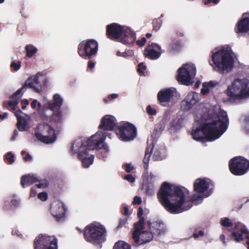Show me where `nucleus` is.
Here are the masks:
<instances>
[{
	"mask_svg": "<svg viewBox=\"0 0 249 249\" xmlns=\"http://www.w3.org/2000/svg\"><path fill=\"white\" fill-rule=\"evenodd\" d=\"M186 189L181 186L176 185L164 182L157 193L159 201L170 213L177 214L190 209L192 203L200 200V195H193L191 201L186 200L185 193Z\"/></svg>",
	"mask_w": 249,
	"mask_h": 249,
	"instance_id": "obj_1",
	"label": "nucleus"
},
{
	"mask_svg": "<svg viewBox=\"0 0 249 249\" xmlns=\"http://www.w3.org/2000/svg\"><path fill=\"white\" fill-rule=\"evenodd\" d=\"M229 120L227 112L220 110L212 121H207L192 132L193 138L197 141H213L219 138L227 129Z\"/></svg>",
	"mask_w": 249,
	"mask_h": 249,
	"instance_id": "obj_2",
	"label": "nucleus"
},
{
	"mask_svg": "<svg viewBox=\"0 0 249 249\" xmlns=\"http://www.w3.org/2000/svg\"><path fill=\"white\" fill-rule=\"evenodd\" d=\"M106 138L105 132H98L91 136L89 139L85 142L78 139L72 143L71 151L73 154H77L78 158L82 162V165L85 168H88L93 162L94 155L87 157L89 150L97 149L99 145Z\"/></svg>",
	"mask_w": 249,
	"mask_h": 249,
	"instance_id": "obj_3",
	"label": "nucleus"
},
{
	"mask_svg": "<svg viewBox=\"0 0 249 249\" xmlns=\"http://www.w3.org/2000/svg\"><path fill=\"white\" fill-rule=\"evenodd\" d=\"M227 95L233 101L249 98V79L236 78L229 85L225 91Z\"/></svg>",
	"mask_w": 249,
	"mask_h": 249,
	"instance_id": "obj_4",
	"label": "nucleus"
},
{
	"mask_svg": "<svg viewBox=\"0 0 249 249\" xmlns=\"http://www.w3.org/2000/svg\"><path fill=\"white\" fill-rule=\"evenodd\" d=\"M107 231L104 226L94 222L88 225L84 229V238L88 242L100 246L106 241Z\"/></svg>",
	"mask_w": 249,
	"mask_h": 249,
	"instance_id": "obj_5",
	"label": "nucleus"
},
{
	"mask_svg": "<svg viewBox=\"0 0 249 249\" xmlns=\"http://www.w3.org/2000/svg\"><path fill=\"white\" fill-rule=\"evenodd\" d=\"M212 60L220 73L230 71L233 67V58L227 50L221 49L214 53L212 56Z\"/></svg>",
	"mask_w": 249,
	"mask_h": 249,
	"instance_id": "obj_6",
	"label": "nucleus"
},
{
	"mask_svg": "<svg viewBox=\"0 0 249 249\" xmlns=\"http://www.w3.org/2000/svg\"><path fill=\"white\" fill-rule=\"evenodd\" d=\"M98 50V42L94 39H88L79 44L77 52L82 58L91 59L96 56Z\"/></svg>",
	"mask_w": 249,
	"mask_h": 249,
	"instance_id": "obj_7",
	"label": "nucleus"
},
{
	"mask_svg": "<svg viewBox=\"0 0 249 249\" xmlns=\"http://www.w3.org/2000/svg\"><path fill=\"white\" fill-rule=\"evenodd\" d=\"M196 68L193 65L186 64L178 70L177 80L179 83L189 86L193 84L192 77L195 76Z\"/></svg>",
	"mask_w": 249,
	"mask_h": 249,
	"instance_id": "obj_8",
	"label": "nucleus"
},
{
	"mask_svg": "<svg viewBox=\"0 0 249 249\" xmlns=\"http://www.w3.org/2000/svg\"><path fill=\"white\" fill-rule=\"evenodd\" d=\"M39 132L35 131V136L39 141L46 144L54 142L57 138L54 128L48 124H43L38 126Z\"/></svg>",
	"mask_w": 249,
	"mask_h": 249,
	"instance_id": "obj_9",
	"label": "nucleus"
},
{
	"mask_svg": "<svg viewBox=\"0 0 249 249\" xmlns=\"http://www.w3.org/2000/svg\"><path fill=\"white\" fill-rule=\"evenodd\" d=\"M229 167L230 172L235 176H240L246 174L249 170V161L241 157H235L230 160Z\"/></svg>",
	"mask_w": 249,
	"mask_h": 249,
	"instance_id": "obj_10",
	"label": "nucleus"
},
{
	"mask_svg": "<svg viewBox=\"0 0 249 249\" xmlns=\"http://www.w3.org/2000/svg\"><path fill=\"white\" fill-rule=\"evenodd\" d=\"M34 249H57V239L54 236L40 234L34 242Z\"/></svg>",
	"mask_w": 249,
	"mask_h": 249,
	"instance_id": "obj_11",
	"label": "nucleus"
},
{
	"mask_svg": "<svg viewBox=\"0 0 249 249\" xmlns=\"http://www.w3.org/2000/svg\"><path fill=\"white\" fill-rule=\"evenodd\" d=\"M117 134L121 141H130L134 140L136 137L137 128L132 124L126 122L119 126Z\"/></svg>",
	"mask_w": 249,
	"mask_h": 249,
	"instance_id": "obj_12",
	"label": "nucleus"
},
{
	"mask_svg": "<svg viewBox=\"0 0 249 249\" xmlns=\"http://www.w3.org/2000/svg\"><path fill=\"white\" fill-rule=\"evenodd\" d=\"M229 231L231 232L229 235L230 239L237 243L242 241L244 239L243 234H246V238L249 239V231L246 226L240 222H235L234 227Z\"/></svg>",
	"mask_w": 249,
	"mask_h": 249,
	"instance_id": "obj_13",
	"label": "nucleus"
},
{
	"mask_svg": "<svg viewBox=\"0 0 249 249\" xmlns=\"http://www.w3.org/2000/svg\"><path fill=\"white\" fill-rule=\"evenodd\" d=\"M124 27L120 25L113 23L106 27V36L112 40H118L123 35Z\"/></svg>",
	"mask_w": 249,
	"mask_h": 249,
	"instance_id": "obj_14",
	"label": "nucleus"
},
{
	"mask_svg": "<svg viewBox=\"0 0 249 249\" xmlns=\"http://www.w3.org/2000/svg\"><path fill=\"white\" fill-rule=\"evenodd\" d=\"M50 210L56 221L59 222L64 218L66 210L62 202L59 200L53 202L51 205Z\"/></svg>",
	"mask_w": 249,
	"mask_h": 249,
	"instance_id": "obj_15",
	"label": "nucleus"
},
{
	"mask_svg": "<svg viewBox=\"0 0 249 249\" xmlns=\"http://www.w3.org/2000/svg\"><path fill=\"white\" fill-rule=\"evenodd\" d=\"M199 98L196 92H189L181 102V108L184 111L190 110L198 102Z\"/></svg>",
	"mask_w": 249,
	"mask_h": 249,
	"instance_id": "obj_16",
	"label": "nucleus"
},
{
	"mask_svg": "<svg viewBox=\"0 0 249 249\" xmlns=\"http://www.w3.org/2000/svg\"><path fill=\"white\" fill-rule=\"evenodd\" d=\"M117 124L116 118L110 115H105L101 119L99 128L103 130L112 131Z\"/></svg>",
	"mask_w": 249,
	"mask_h": 249,
	"instance_id": "obj_17",
	"label": "nucleus"
},
{
	"mask_svg": "<svg viewBox=\"0 0 249 249\" xmlns=\"http://www.w3.org/2000/svg\"><path fill=\"white\" fill-rule=\"evenodd\" d=\"M161 53L160 47L155 43L148 44V47L144 51L145 56L151 60L157 59L160 57Z\"/></svg>",
	"mask_w": 249,
	"mask_h": 249,
	"instance_id": "obj_18",
	"label": "nucleus"
},
{
	"mask_svg": "<svg viewBox=\"0 0 249 249\" xmlns=\"http://www.w3.org/2000/svg\"><path fill=\"white\" fill-rule=\"evenodd\" d=\"M175 89L166 88L161 89L157 94V100L162 106L169 103L174 96Z\"/></svg>",
	"mask_w": 249,
	"mask_h": 249,
	"instance_id": "obj_19",
	"label": "nucleus"
},
{
	"mask_svg": "<svg viewBox=\"0 0 249 249\" xmlns=\"http://www.w3.org/2000/svg\"><path fill=\"white\" fill-rule=\"evenodd\" d=\"M210 180L208 178H199L194 183V190L198 194H202L209 187Z\"/></svg>",
	"mask_w": 249,
	"mask_h": 249,
	"instance_id": "obj_20",
	"label": "nucleus"
},
{
	"mask_svg": "<svg viewBox=\"0 0 249 249\" xmlns=\"http://www.w3.org/2000/svg\"><path fill=\"white\" fill-rule=\"evenodd\" d=\"M147 224L153 235H160L164 234L166 231L165 226L162 222L147 221Z\"/></svg>",
	"mask_w": 249,
	"mask_h": 249,
	"instance_id": "obj_21",
	"label": "nucleus"
},
{
	"mask_svg": "<svg viewBox=\"0 0 249 249\" xmlns=\"http://www.w3.org/2000/svg\"><path fill=\"white\" fill-rule=\"evenodd\" d=\"M119 40L124 44L131 45L136 40L135 33L129 28L124 29L123 35Z\"/></svg>",
	"mask_w": 249,
	"mask_h": 249,
	"instance_id": "obj_22",
	"label": "nucleus"
},
{
	"mask_svg": "<svg viewBox=\"0 0 249 249\" xmlns=\"http://www.w3.org/2000/svg\"><path fill=\"white\" fill-rule=\"evenodd\" d=\"M144 218H141L134 223V230L132 232V237L135 243H138L140 241L141 232L144 229Z\"/></svg>",
	"mask_w": 249,
	"mask_h": 249,
	"instance_id": "obj_23",
	"label": "nucleus"
},
{
	"mask_svg": "<svg viewBox=\"0 0 249 249\" xmlns=\"http://www.w3.org/2000/svg\"><path fill=\"white\" fill-rule=\"evenodd\" d=\"M237 33H246L249 31V17H243L237 23L234 29Z\"/></svg>",
	"mask_w": 249,
	"mask_h": 249,
	"instance_id": "obj_24",
	"label": "nucleus"
},
{
	"mask_svg": "<svg viewBox=\"0 0 249 249\" xmlns=\"http://www.w3.org/2000/svg\"><path fill=\"white\" fill-rule=\"evenodd\" d=\"M39 74L38 72L36 75L34 77H29L28 78L23 85L26 89L27 87H29L34 89L37 92H40L41 91L42 88L41 87L40 88L37 87V85L39 84L38 79V75Z\"/></svg>",
	"mask_w": 249,
	"mask_h": 249,
	"instance_id": "obj_25",
	"label": "nucleus"
},
{
	"mask_svg": "<svg viewBox=\"0 0 249 249\" xmlns=\"http://www.w3.org/2000/svg\"><path fill=\"white\" fill-rule=\"evenodd\" d=\"M22 113V111L19 109L15 112L18 121L17 126L20 131H26L29 128L27 121L24 117L19 116V114Z\"/></svg>",
	"mask_w": 249,
	"mask_h": 249,
	"instance_id": "obj_26",
	"label": "nucleus"
},
{
	"mask_svg": "<svg viewBox=\"0 0 249 249\" xmlns=\"http://www.w3.org/2000/svg\"><path fill=\"white\" fill-rule=\"evenodd\" d=\"M38 181V179L34 175H24L20 178V183L23 188L30 186Z\"/></svg>",
	"mask_w": 249,
	"mask_h": 249,
	"instance_id": "obj_27",
	"label": "nucleus"
},
{
	"mask_svg": "<svg viewBox=\"0 0 249 249\" xmlns=\"http://www.w3.org/2000/svg\"><path fill=\"white\" fill-rule=\"evenodd\" d=\"M63 99L58 94H55L53 97V102L49 103V107L52 110H59L63 104Z\"/></svg>",
	"mask_w": 249,
	"mask_h": 249,
	"instance_id": "obj_28",
	"label": "nucleus"
},
{
	"mask_svg": "<svg viewBox=\"0 0 249 249\" xmlns=\"http://www.w3.org/2000/svg\"><path fill=\"white\" fill-rule=\"evenodd\" d=\"M153 234L147 231H142L141 232L140 241L138 243H135L136 246H139L150 242L153 238Z\"/></svg>",
	"mask_w": 249,
	"mask_h": 249,
	"instance_id": "obj_29",
	"label": "nucleus"
},
{
	"mask_svg": "<svg viewBox=\"0 0 249 249\" xmlns=\"http://www.w3.org/2000/svg\"><path fill=\"white\" fill-rule=\"evenodd\" d=\"M182 46L183 45L180 41L175 40L169 45L167 48V51L170 53L175 54L181 51Z\"/></svg>",
	"mask_w": 249,
	"mask_h": 249,
	"instance_id": "obj_30",
	"label": "nucleus"
},
{
	"mask_svg": "<svg viewBox=\"0 0 249 249\" xmlns=\"http://www.w3.org/2000/svg\"><path fill=\"white\" fill-rule=\"evenodd\" d=\"M235 223H233L231 220L228 217H224L221 218L220 220V224L222 227L226 228H231L230 229H228V231L230 232V233L231 232L229 231V230H231L234 227Z\"/></svg>",
	"mask_w": 249,
	"mask_h": 249,
	"instance_id": "obj_31",
	"label": "nucleus"
},
{
	"mask_svg": "<svg viewBox=\"0 0 249 249\" xmlns=\"http://www.w3.org/2000/svg\"><path fill=\"white\" fill-rule=\"evenodd\" d=\"M113 249H131V247L126 242L119 240L115 243Z\"/></svg>",
	"mask_w": 249,
	"mask_h": 249,
	"instance_id": "obj_32",
	"label": "nucleus"
},
{
	"mask_svg": "<svg viewBox=\"0 0 249 249\" xmlns=\"http://www.w3.org/2000/svg\"><path fill=\"white\" fill-rule=\"evenodd\" d=\"M153 148H150V146L147 147L145 152V155L143 158V162L144 164V168L145 170H147L148 168V162L149 160L150 155L151 154Z\"/></svg>",
	"mask_w": 249,
	"mask_h": 249,
	"instance_id": "obj_33",
	"label": "nucleus"
},
{
	"mask_svg": "<svg viewBox=\"0 0 249 249\" xmlns=\"http://www.w3.org/2000/svg\"><path fill=\"white\" fill-rule=\"evenodd\" d=\"M26 56L28 57H32L37 52V49L33 45H27L25 47Z\"/></svg>",
	"mask_w": 249,
	"mask_h": 249,
	"instance_id": "obj_34",
	"label": "nucleus"
},
{
	"mask_svg": "<svg viewBox=\"0 0 249 249\" xmlns=\"http://www.w3.org/2000/svg\"><path fill=\"white\" fill-rule=\"evenodd\" d=\"M171 128L174 130H178L181 127V121L180 119H176L170 123Z\"/></svg>",
	"mask_w": 249,
	"mask_h": 249,
	"instance_id": "obj_35",
	"label": "nucleus"
},
{
	"mask_svg": "<svg viewBox=\"0 0 249 249\" xmlns=\"http://www.w3.org/2000/svg\"><path fill=\"white\" fill-rule=\"evenodd\" d=\"M145 193L148 196H153L155 193V187L154 184L148 183L144 186Z\"/></svg>",
	"mask_w": 249,
	"mask_h": 249,
	"instance_id": "obj_36",
	"label": "nucleus"
},
{
	"mask_svg": "<svg viewBox=\"0 0 249 249\" xmlns=\"http://www.w3.org/2000/svg\"><path fill=\"white\" fill-rule=\"evenodd\" d=\"M52 116V120L53 121L56 123H60L62 122V115L61 112L59 110L55 111Z\"/></svg>",
	"mask_w": 249,
	"mask_h": 249,
	"instance_id": "obj_37",
	"label": "nucleus"
},
{
	"mask_svg": "<svg viewBox=\"0 0 249 249\" xmlns=\"http://www.w3.org/2000/svg\"><path fill=\"white\" fill-rule=\"evenodd\" d=\"M14 158V155L11 152H9L5 155L4 160L8 161L9 164H11L15 161Z\"/></svg>",
	"mask_w": 249,
	"mask_h": 249,
	"instance_id": "obj_38",
	"label": "nucleus"
},
{
	"mask_svg": "<svg viewBox=\"0 0 249 249\" xmlns=\"http://www.w3.org/2000/svg\"><path fill=\"white\" fill-rule=\"evenodd\" d=\"M153 29L156 32L158 31L160 28L161 25V21L159 18L154 19L153 21Z\"/></svg>",
	"mask_w": 249,
	"mask_h": 249,
	"instance_id": "obj_39",
	"label": "nucleus"
},
{
	"mask_svg": "<svg viewBox=\"0 0 249 249\" xmlns=\"http://www.w3.org/2000/svg\"><path fill=\"white\" fill-rule=\"evenodd\" d=\"M21 62L18 61L17 62L12 61L10 64V67L14 71H18L21 67Z\"/></svg>",
	"mask_w": 249,
	"mask_h": 249,
	"instance_id": "obj_40",
	"label": "nucleus"
},
{
	"mask_svg": "<svg viewBox=\"0 0 249 249\" xmlns=\"http://www.w3.org/2000/svg\"><path fill=\"white\" fill-rule=\"evenodd\" d=\"M127 220L128 218L127 217L120 218L119 219V224L116 228V231L119 230L123 227L125 226V225L127 223Z\"/></svg>",
	"mask_w": 249,
	"mask_h": 249,
	"instance_id": "obj_41",
	"label": "nucleus"
},
{
	"mask_svg": "<svg viewBox=\"0 0 249 249\" xmlns=\"http://www.w3.org/2000/svg\"><path fill=\"white\" fill-rule=\"evenodd\" d=\"M119 95L117 93H112L108 95L107 98H104L103 101L105 104H108L109 101L116 99L118 97Z\"/></svg>",
	"mask_w": 249,
	"mask_h": 249,
	"instance_id": "obj_42",
	"label": "nucleus"
},
{
	"mask_svg": "<svg viewBox=\"0 0 249 249\" xmlns=\"http://www.w3.org/2000/svg\"><path fill=\"white\" fill-rule=\"evenodd\" d=\"M18 101H15L14 102L9 101H8L7 103L5 102L3 103V106L4 107H5L6 105H8V106L12 107V109L13 110H15L16 109V107L18 104Z\"/></svg>",
	"mask_w": 249,
	"mask_h": 249,
	"instance_id": "obj_43",
	"label": "nucleus"
},
{
	"mask_svg": "<svg viewBox=\"0 0 249 249\" xmlns=\"http://www.w3.org/2000/svg\"><path fill=\"white\" fill-rule=\"evenodd\" d=\"M26 89L25 88V86L23 85L20 88H19L16 92H15L12 96V98H19L20 97V94L21 93H23V92H25Z\"/></svg>",
	"mask_w": 249,
	"mask_h": 249,
	"instance_id": "obj_44",
	"label": "nucleus"
},
{
	"mask_svg": "<svg viewBox=\"0 0 249 249\" xmlns=\"http://www.w3.org/2000/svg\"><path fill=\"white\" fill-rule=\"evenodd\" d=\"M153 158L155 160H160L162 159L160 152L159 150H154Z\"/></svg>",
	"mask_w": 249,
	"mask_h": 249,
	"instance_id": "obj_45",
	"label": "nucleus"
},
{
	"mask_svg": "<svg viewBox=\"0 0 249 249\" xmlns=\"http://www.w3.org/2000/svg\"><path fill=\"white\" fill-rule=\"evenodd\" d=\"M210 90L209 87H207L206 83H204L202 84V88L201 89V93L202 95H206L209 93Z\"/></svg>",
	"mask_w": 249,
	"mask_h": 249,
	"instance_id": "obj_46",
	"label": "nucleus"
},
{
	"mask_svg": "<svg viewBox=\"0 0 249 249\" xmlns=\"http://www.w3.org/2000/svg\"><path fill=\"white\" fill-rule=\"evenodd\" d=\"M146 67L143 64V63H141L138 65L137 71L139 73L143 74L144 73V71L146 70Z\"/></svg>",
	"mask_w": 249,
	"mask_h": 249,
	"instance_id": "obj_47",
	"label": "nucleus"
},
{
	"mask_svg": "<svg viewBox=\"0 0 249 249\" xmlns=\"http://www.w3.org/2000/svg\"><path fill=\"white\" fill-rule=\"evenodd\" d=\"M21 154L22 156L26 154L25 156L24 157V158H23V160H24V161H25V162L30 161L32 160V156L29 153H27L25 151H22L21 152Z\"/></svg>",
	"mask_w": 249,
	"mask_h": 249,
	"instance_id": "obj_48",
	"label": "nucleus"
},
{
	"mask_svg": "<svg viewBox=\"0 0 249 249\" xmlns=\"http://www.w3.org/2000/svg\"><path fill=\"white\" fill-rule=\"evenodd\" d=\"M37 197L42 201H46L48 198V195L46 192H42L38 194Z\"/></svg>",
	"mask_w": 249,
	"mask_h": 249,
	"instance_id": "obj_49",
	"label": "nucleus"
},
{
	"mask_svg": "<svg viewBox=\"0 0 249 249\" xmlns=\"http://www.w3.org/2000/svg\"><path fill=\"white\" fill-rule=\"evenodd\" d=\"M146 110L147 113L150 115H155L157 113L156 110L155 108H152L150 105L147 107Z\"/></svg>",
	"mask_w": 249,
	"mask_h": 249,
	"instance_id": "obj_50",
	"label": "nucleus"
},
{
	"mask_svg": "<svg viewBox=\"0 0 249 249\" xmlns=\"http://www.w3.org/2000/svg\"><path fill=\"white\" fill-rule=\"evenodd\" d=\"M156 179V176L152 173H150L149 177L148 178L147 180L148 181V183L154 184V182L155 181Z\"/></svg>",
	"mask_w": 249,
	"mask_h": 249,
	"instance_id": "obj_51",
	"label": "nucleus"
},
{
	"mask_svg": "<svg viewBox=\"0 0 249 249\" xmlns=\"http://www.w3.org/2000/svg\"><path fill=\"white\" fill-rule=\"evenodd\" d=\"M124 178L130 183H133L135 181V178L131 174L125 175Z\"/></svg>",
	"mask_w": 249,
	"mask_h": 249,
	"instance_id": "obj_52",
	"label": "nucleus"
},
{
	"mask_svg": "<svg viewBox=\"0 0 249 249\" xmlns=\"http://www.w3.org/2000/svg\"><path fill=\"white\" fill-rule=\"evenodd\" d=\"M104 141L99 145V147L97 149V150H100L101 149H103L106 153H107L108 151V148L107 145L104 143Z\"/></svg>",
	"mask_w": 249,
	"mask_h": 249,
	"instance_id": "obj_53",
	"label": "nucleus"
},
{
	"mask_svg": "<svg viewBox=\"0 0 249 249\" xmlns=\"http://www.w3.org/2000/svg\"><path fill=\"white\" fill-rule=\"evenodd\" d=\"M124 167L127 173H130L134 169V167L130 163L125 164Z\"/></svg>",
	"mask_w": 249,
	"mask_h": 249,
	"instance_id": "obj_54",
	"label": "nucleus"
},
{
	"mask_svg": "<svg viewBox=\"0 0 249 249\" xmlns=\"http://www.w3.org/2000/svg\"><path fill=\"white\" fill-rule=\"evenodd\" d=\"M146 41V39L145 37H143L140 40H137L136 43L139 47H142L144 46V44Z\"/></svg>",
	"mask_w": 249,
	"mask_h": 249,
	"instance_id": "obj_55",
	"label": "nucleus"
},
{
	"mask_svg": "<svg viewBox=\"0 0 249 249\" xmlns=\"http://www.w3.org/2000/svg\"><path fill=\"white\" fill-rule=\"evenodd\" d=\"M142 199L141 197L138 196H135L132 202L133 205H140L142 203Z\"/></svg>",
	"mask_w": 249,
	"mask_h": 249,
	"instance_id": "obj_56",
	"label": "nucleus"
},
{
	"mask_svg": "<svg viewBox=\"0 0 249 249\" xmlns=\"http://www.w3.org/2000/svg\"><path fill=\"white\" fill-rule=\"evenodd\" d=\"M143 209L142 207H140L138 209V211L137 213V216H138V218H139V219H140L141 218H144V217H143Z\"/></svg>",
	"mask_w": 249,
	"mask_h": 249,
	"instance_id": "obj_57",
	"label": "nucleus"
},
{
	"mask_svg": "<svg viewBox=\"0 0 249 249\" xmlns=\"http://www.w3.org/2000/svg\"><path fill=\"white\" fill-rule=\"evenodd\" d=\"M11 205H13L14 207H18L20 203L19 200L16 199H13L11 201Z\"/></svg>",
	"mask_w": 249,
	"mask_h": 249,
	"instance_id": "obj_58",
	"label": "nucleus"
},
{
	"mask_svg": "<svg viewBox=\"0 0 249 249\" xmlns=\"http://www.w3.org/2000/svg\"><path fill=\"white\" fill-rule=\"evenodd\" d=\"M204 235V231H199V232L198 233H194L193 235V236L195 238H198L200 236H203Z\"/></svg>",
	"mask_w": 249,
	"mask_h": 249,
	"instance_id": "obj_59",
	"label": "nucleus"
},
{
	"mask_svg": "<svg viewBox=\"0 0 249 249\" xmlns=\"http://www.w3.org/2000/svg\"><path fill=\"white\" fill-rule=\"evenodd\" d=\"M219 1V0H205L204 4L205 5H208L211 2L213 3L214 4H217Z\"/></svg>",
	"mask_w": 249,
	"mask_h": 249,
	"instance_id": "obj_60",
	"label": "nucleus"
},
{
	"mask_svg": "<svg viewBox=\"0 0 249 249\" xmlns=\"http://www.w3.org/2000/svg\"><path fill=\"white\" fill-rule=\"evenodd\" d=\"M95 63L92 61H89L88 62V69L92 70L95 67Z\"/></svg>",
	"mask_w": 249,
	"mask_h": 249,
	"instance_id": "obj_61",
	"label": "nucleus"
},
{
	"mask_svg": "<svg viewBox=\"0 0 249 249\" xmlns=\"http://www.w3.org/2000/svg\"><path fill=\"white\" fill-rule=\"evenodd\" d=\"M36 187H33L31 188V191H30V196L34 197L36 196Z\"/></svg>",
	"mask_w": 249,
	"mask_h": 249,
	"instance_id": "obj_62",
	"label": "nucleus"
},
{
	"mask_svg": "<svg viewBox=\"0 0 249 249\" xmlns=\"http://www.w3.org/2000/svg\"><path fill=\"white\" fill-rule=\"evenodd\" d=\"M122 213L125 216L128 215L129 208L127 206H125L123 207V210L122 211Z\"/></svg>",
	"mask_w": 249,
	"mask_h": 249,
	"instance_id": "obj_63",
	"label": "nucleus"
},
{
	"mask_svg": "<svg viewBox=\"0 0 249 249\" xmlns=\"http://www.w3.org/2000/svg\"><path fill=\"white\" fill-rule=\"evenodd\" d=\"M117 55L118 56H122L123 57H127L128 55L127 54V53L126 52H121L120 51H118L116 53Z\"/></svg>",
	"mask_w": 249,
	"mask_h": 249,
	"instance_id": "obj_64",
	"label": "nucleus"
}]
</instances>
